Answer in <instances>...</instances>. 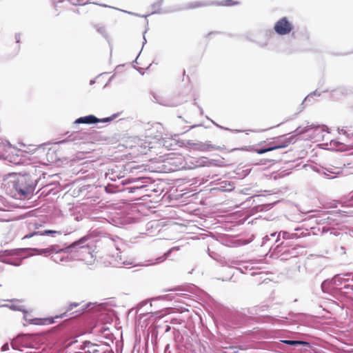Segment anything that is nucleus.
Returning a JSON list of instances; mask_svg holds the SVG:
<instances>
[{
  "instance_id": "obj_13",
  "label": "nucleus",
  "mask_w": 353,
  "mask_h": 353,
  "mask_svg": "<svg viewBox=\"0 0 353 353\" xmlns=\"http://www.w3.org/2000/svg\"><path fill=\"white\" fill-rule=\"evenodd\" d=\"M54 14L57 16L59 15L64 10V6L63 3L61 2L57 3L54 5Z\"/></svg>"
},
{
  "instance_id": "obj_5",
  "label": "nucleus",
  "mask_w": 353,
  "mask_h": 353,
  "mask_svg": "<svg viewBox=\"0 0 353 353\" xmlns=\"http://www.w3.org/2000/svg\"><path fill=\"white\" fill-rule=\"evenodd\" d=\"M292 28L293 27L292 23L286 17H283L279 20L274 27L275 32L280 35L289 34L292 31Z\"/></svg>"
},
{
  "instance_id": "obj_3",
  "label": "nucleus",
  "mask_w": 353,
  "mask_h": 353,
  "mask_svg": "<svg viewBox=\"0 0 353 353\" xmlns=\"http://www.w3.org/2000/svg\"><path fill=\"white\" fill-rule=\"evenodd\" d=\"M15 150V148L10 143L3 142L0 143V158L7 160L12 163L19 164V160L18 159V155L14 156L13 154Z\"/></svg>"
},
{
  "instance_id": "obj_16",
  "label": "nucleus",
  "mask_w": 353,
  "mask_h": 353,
  "mask_svg": "<svg viewBox=\"0 0 353 353\" xmlns=\"http://www.w3.org/2000/svg\"><path fill=\"white\" fill-rule=\"evenodd\" d=\"M236 3H237V2L234 1V0H225L221 3V5L225 6H230L235 5Z\"/></svg>"
},
{
  "instance_id": "obj_9",
  "label": "nucleus",
  "mask_w": 353,
  "mask_h": 353,
  "mask_svg": "<svg viewBox=\"0 0 353 353\" xmlns=\"http://www.w3.org/2000/svg\"><path fill=\"white\" fill-rule=\"evenodd\" d=\"M10 308L14 310L21 311L23 313H26V306L21 300L12 302L10 305Z\"/></svg>"
},
{
  "instance_id": "obj_11",
  "label": "nucleus",
  "mask_w": 353,
  "mask_h": 353,
  "mask_svg": "<svg viewBox=\"0 0 353 353\" xmlns=\"http://www.w3.org/2000/svg\"><path fill=\"white\" fill-rule=\"evenodd\" d=\"M79 305V303H73L70 304L65 312H63V314H61L59 316H56L55 318L56 319H57V318H63V316H66V313L68 312L71 311L72 310H73L74 307H77Z\"/></svg>"
},
{
  "instance_id": "obj_19",
  "label": "nucleus",
  "mask_w": 353,
  "mask_h": 353,
  "mask_svg": "<svg viewBox=\"0 0 353 353\" xmlns=\"http://www.w3.org/2000/svg\"><path fill=\"white\" fill-rule=\"evenodd\" d=\"M202 163H203V165H205V163H206L205 158L202 159Z\"/></svg>"
},
{
  "instance_id": "obj_10",
  "label": "nucleus",
  "mask_w": 353,
  "mask_h": 353,
  "mask_svg": "<svg viewBox=\"0 0 353 353\" xmlns=\"http://www.w3.org/2000/svg\"><path fill=\"white\" fill-rule=\"evenodd\" d=\"M57 234L61 235L62 234V232L61 231H57V230H46L43 231V232H34L32 234H27V235L25 236L24 238H30L32 236L36 235V234L48 235V234Z\"/></svg>"
},
{
  "instance_id": "obj_2",
  "label": "nucleus",
  "mask_w": 353,
  "mask_h": 353,
  "mask_svg": "<svg viewBox=\"0 0 353 353\" xmlns=\"http://www.w3.org/2000/svg\"><path fill=\"white\" fill-rule=\"evenodd\" d=\"M70 248L75 250L81 259L85 263H91L94 261V253L97 252V241L92 240L89 235L84 236L72 243Z\"/></svg>"
},
{
  "instance_id": "obj_6",
  "label": "nucleus",
  "mask_w": 353,
  "mask_h": 353,
  "mask_svg": "<svg viewBox=\"0 0 353 353\" xmlns=\"http://www.w3.org/2000/svg\"><path fill=\"white\" fill-rule=\"evenodd\" d=\"M116 114L112 115V117H106L104 119H97L94 115H88L85 117H82L79 119H77L75 121L76 123H85V124H90V123H95L99 122H109L112 121L114 118H116Z\"/></svg>"
},
{
  "instance_id": "obj_17",
  "label": "nucleus",
  "mask_w": 353,
  "mask_h": 353,
  "mask_svg": "<svg viewBox=\"0 0 353 353\" xmlns=\"http://www.w3.org/2000/svg\"><path fill=\"white\" fill-rule=\"evenodd\" d=\"M282 237L288 239L290 238V234L287 232H282Z\"/></svg>"
},
{
  "instance_id": "obj_7",
  "label": "nucleus",
  "mask_w": 353,
  "mask_h": 353,
  "mask_svg": "<svg viewBox=\"0 0 353 353\" xmlns=\"http://www.w3.org/2000/svg\"><path fill=\"white\" fill-rule=\"evenodd\" d=\"M24 314V319L31 324L34 325H50L54 323V318H32L28 311L26 310V313Z\"/></svg>"
},
{
  "instance_id": "obj_12",
  "label": "nucleus",
  "mask_w": 353,
  "mask_h": 353,
  "mask_svg": "<svg viewBox=\"0 0 353 353\" xmlns=\"http://www.w3.org/2000/svg\"><path fill=\"white\" fill-rule=\"evenodd\" d=\"M281 342L283 343L288 344V345H301V344L308 345L309 344L308 343L304 342L302 341L283 340V341H281Z\"/></svg>"
},
{
  "instance_id": "obj_20",
  "label": "nucleus",
  "mask_w": 353,
  "mask_h": 353,
  "mask_svg": "<svg viewBox=\"0 0 353 353\" xmlns=\"http://www.w3.org/2000/svg\"><path fill=\"white\" fill-rule=\"evenodd\" d=\"M47 250H48V251H47L48 252H50V251L51 250V249H48Z\"/></svg>"
},
{
  "instance_id": "obj_18",
  "label": "nucleus",
  "mask_w": 353,
  "mask_h": 353,
  "mask_svg": "<svg viewBox=\"0 0 353 353\" xmlns=\"http://www.w3.org/2000/svg\"><path fill=\"white\" fill-rule=\"evenodd\" d=\"M9 350V345L8 343H6L4 344L2 347H1V350L2 351H7Z\"/></svg>"
},
{
  "instance_id": "obj_8",
  "label": "nucleus",
  "mask_w": 353,
  "mask_h": 353,
  "mask_svg": "<svg viewBox=\"0 0 353 353\" xmlns=\"http://www.w3.org/2000/svg\"><path fill=\"white\" fill-rule=\"evenodd\" d=\"M83 350H84L83 353H102V350L100 345L92 343L89 341L84 343Z\"/></svg>"
},
{
  "instance_id": "obj_1",
  "label": "nucleus",
  "mask_w": 353,
  "mask_h": 353,
  "mask_svg": "<svg viewBox=\"0 0 353 353\" xmlns=\"http://www.w3.org/2000/svg\"><path fill=\"white\" fill-rule=\"evenodd\" d=\"M3 185L8 194L17 198L26 197L34 190V184L28 174H9L4 179Z\"/></svg>"
},
{
  "instance_id": "obj_4",
  "label": "nucleus",
  "mask_w": 353,
  "mask_h": 353,
  "mask_svg": "<svg viewBox=\"0 0 353 353\" xmlns=\"http://www.w3.org/2000/svg\"><path fill=\"white\" fill-rule=\"evenodd\" d=\"M290 141L286 139L284 140L278 139L270 143V146L265 148H254L253 150L258 154H264L276 149L284 148L289 145Z\"/></svg>"
},
{
  "instance_id": "obj_15",
  "label": "nucleus",
  "mask_w": 353,
  "mask_h": 353,
  "mask_svg": "<svg viewBox=\"0 0 353 353\" xmlns=\"http://www.w3.org/2000/svg\"><path fill=\"white\" fill-rule=\"evenodd\" d=\"M74 4L83 6L88 3L91 0H72Z\"/></svg>"
},
{
  "instance_id": "obj_14",
  "label": "nucleus",
  "mask_w": 353,
  "mask_h": 353,
  "mask_svg": "<svg viewBox=\"0 0 353 353\" xmlns=\"http://www.w3.org/2000/svg\"><path fill=\"white\" fill-rule=\"evenodd\" d=\"M39 146L35 145H30L28 147H25V149L23 150V151L27 153L33 154L39 149Z\"/></svg>"
}]
</instances>
